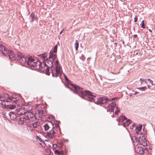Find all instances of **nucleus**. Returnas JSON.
I'll use <instances>...</instances> for the list:
<instances>
[{
	"mask_svg": "<svg viewBox=\"0 0 155 155\" xmlns=\"http://www.w3.org/2000/svg\"><path fill=\"white\" fill-rule=\"evenodd\" d=\"M0 100L2 105H4L6 108L10 109H14L15 107V104H12L13 101L15 104L18 102L17 98H15L13 96L11 98L8 94H3L2 96L0 95Z\"/></svg>",
	"mask_w": 155,
	"mask_h": 155,
	"instance_id": "nucleus-1",
	"label": "nucleus"
},
{
	"mask_svg": "<svg viewBox=\"0 0 155 155\" xmlns=\"http://www.w3.org/2000/svg\"><path fill=\"white\" fill-rule=\"evenodd\" d=\"M71 85L74 89L75 91H74L71 88L70 89L71 91H73L75 93L78 94L79 95L87 96L90 99V101L94 100V99L95 96L92 95L89 91H85L83 92V88L78 85L73 84H71Z\"/></svg>",
	"mask_w": 155,
	"mask_h": 155,
	"instance_id": "nucleus-2",
	"label": "nucleus"
},
{
	"mask_svg": "<svg viewBox=\"0 0 155 155\" xmlns=\"http://www.w3.org/2000/svg\"><path fill=\"white\" fill-rule=\"evenodd\" d=\"M55 68H52L51 70L52 75L54 77H57L58 76L60 77L62 74V70L61 69L60 66L59 64L58 60H56L55 62Z\"/></svg>",
	"mask_w": 155,
	"mask_h": 155,
	"instance_id": "nucleus-3",
	"label": "nucleus"
},
{
	"mask_svg": "<svg viewBox=\"0 0 155 155\" xmlns=\"http://www.w3.org/2000/svg\"><path fill=\"white\" fill-rule=\"evenodd\" d=\"M59 131H60V128L58 126L56 127H53L51 130L47 133V136L50 138H53Z\"/></svg>",
	"mask_w": 155,
	"mask_h": 155,
	"instance_id": "nucleus-4",
	"label": "nucleus"
},
{
	"mask_svg": "<svg viewBox=\"0 0 155 155\" xmlns=\"http://www.w3.org/2000/svg\"><path fill=\"white\" fill-rule=\"evenodd\" d=\"M46 62H48V61H47L45 63H42L39 65L40 69H37L38 70H40L42 71H45L46 74L48 75H49L50 72H49V70L48 68L49 67L48 65H47Z\"/></svg>",
	"mask_w": 155,
	"mask_h": 155,
	"instance_id": "nucleus-5",
	"label": "nucleus"
},
{
	"mask_svg": "<svg viewBox=\"0 0 155 155\" xmlns=\"http://www.w3.org/2000/svg\"><path fill=\"white\" fill-rule=\"evenodd\" d=\"M25 118L26 119L27 123H29L31 121H33L35 119L33 114L31 112H25Z\"/></svg>",
	"mask_w": 155,
	"mask_h": 155,
	"instance_id": "nucleus-6",
	"label": "nucleus"
},
{
	"mask_svg": "<svg viewBox=\"0 0 155 155\" xmlns=\"http://www.w3.org/2000/svg\"><path fill=\"white\" fill-rule=\"evenodd\" d=\"M33 61L29 66L35 68L36 69H40L39 65L41 64V63L38 61L36 60L35 59L34 61Z\"/></svg>",
	"mask_w": 155,
	"mask_h": 155,
	"instance_id": "nucleus-7",
	"label": "nucleus"
},
{
	"mask_svg": "<svg viewBox=\"0 0 155 155\" xmlns=\"http://www.w3.org/2000/svg\"><path fill=\"white\" fill-rule=\"evenodd\" d=\"M7 54L9 57V58L12 61L15 60L16 58V54L13 51L9 50L7 51Z\"/></svg>",
	"mask_w": 155,
	"mask_h": 155,
	"instance_id": "nucleus-8",
	"label": "nucleus"
},
{
	"mask_svg": "<svg viewBox=\"0 0 155 155\" xmlns=\"http://www.w3.org/2000/svg\"><path fill=\"white\" fill-rule=\"evenodd\" d=\"M109 99L107 98L100 97L97 101V104H103L107 103Z\"/></svg>",
	"mask_w": 155,
	"mask_h": 155,
	"instance_id": "nucleus-9",
	"label": "nucleus"
},
{
	"mask_svg": "<svg viewBox=\"0 0 155 155\" xmlns=\"http://www.w3.org/2000/svg\"><path fill=\"white\" fill-rule=\"evenodd\" d=\"M140 144L144 147L146 146L147 145V142L144 137H140Z\"/></svg>",
	"mask_w": 155,
	"mask_h": 155,
	"instance_id": "nucleus-10",
	"label": "nucleus"
},
{
	"mask_svg": "<svg viewBox=\"0 0 155 155\" xmlns=\"http://www.w3.org/2000/svg\"><path fill=\"white\" fill-rule=\"evenodd\" d=\"M115 106L116 104L114 102L111 103L108 106V109L107 110V111L110 112H113Z\"/></svg>",
	"mask_w": 155,
	"mask_h": 155,
	"instance_id": "nucleus-11",
	"label": "nucleus"
},
{
	"mask_svg": "<svg viewBox=\"0 0 155 155\" xmlns=\"http://www.w3.org/2000/svg\"><path fill=\"white\" fill-rule=\"evenodd\" d=\"M135 150L137 153L140 154H143L144 153V151L143 148L140 146H136L135 147Z\"/></svg>",
	"mask_w": 155,
	"mask_h": 155,
	"instance_id": "nucleus-12",
	"label": "nucleus"
},
{
	"mask_svg": "<svg viewBox=\"0 0 155 155\" xmlns=\"http://www.w3.org/2000/svg\"><path fill=\"white\" fill-rule=\"evenodd\" d=\"M0 51H1L4 55H6L7 54V49L4 46L1 45H0Z\"/></svg>",
	"mask_w": 155,
	"mask_h": 155,
	"instance_id": "nucleus-13",
	"label": "nucleus"
},
{
	"mask_svg": "<svg viewBox=\"0 0 155 155\" xmlns=\"http://www.w3.org/2000/svg\"><path fill=\"white\" fill-rule=\"evenodd\" d=\"M49 58L50 59L51 58L52 61H54V63L56 60H58L57 59L56 60V59H57L56 55L53 54V52L50 53L49 56Z\"/></svg>",
	"mask_w": 155,
	"mask_h": 155,
	"instance_id": "nucleus-14",
	"label": "nucleus"
},
{
	"mask_svg": "<svg viewBox=\"0 0 155 155\" xmlns=\"http://www.w3.org/2000/svg\"><path fill=\"white\" fill-rule=\"evenodd\" d=\"M19 124H24L25 123H27L26 119L25 117H20L18 121Z\"/></svg>",
	"mask_w": 155,
	"mask_h": 155,
	"instance_id": "nucleus-15",
	"label": "nucleus"
},
{
	"mask_svg": "<svg viewBox=\"0 0 155 155\" xmlns=\"http://www.w3.org/2000/svg\"><path fill=\"white\" fill-rule=\"evenodd\" d=\"M18 61L22 65L25 64L27 63L26 59L24 56L22 57L20 60H19Z\"/></svg>",
	"mask_w": 155,
	"mask_h": 155,
	"instance_id": "nucleus-16",
	"label": "nucleus"
},
{
	"mask_svg": "<svg viewBox=\"0 0 155 155\" xmlns=\"http://www.w3.org/2000/svg\"><path fill=\"white\" fill-rule=\"evenodd\" d=\"M131 139L132 140L133 142L136 144H140V139L139 140L138 138L135 137H132Z\"/></svg>",
	"mask_w": 155,
	"mask_h": 155,
	"instance_id": "nucleus-17",
	"label": "nucleus"
},
{
	"mask_svg": "<svg viewBox=\"0 0 155 155\" xmlns=\"http://www.w3.org/2000/svg\"><path fill=\"white\" fill-rule=\"evenodd\" d=\"M34 58L32 57H29L28 59L27 64L29 65L31 64V63L34 61Z\"/></svg>",
	"mask_w": 155,
	"mask_h": 155,
	"instance_id": "nucleus-18",
	"label": "nucleus"
},
{
	"mask_svg": "<svg viewBox=\"0 0 155 155\" xmlns=\"http://www.w3.org/2000/svg\"><path fill=\"white\" fill-rule=\"evenodd\" d=\"M16 57L18 61L20 60L24 56L22 54L19 52H17L16 54Z\"/></svg>",
	"mask_w": 155,
	"mask_h": 155,
	"instance_id": "nucleus-19",
	"label": "nucleus"
},
{
	"mask_svg": "<svg viewBox=\"0 0 155 155\" xmlns=\"http://www.w3.org/2000/svg\"><path fill=\"white\" fill-rule=\"evenodd\" d=\"M40 123L38 122H35L32 124L33 127L34 128H38L39 127Z\"/></svg>",
	"mask_w": 155,
	"mask_h": 155,
	"instance_id": "nucleus-20",
	"label": "nucleus"
},
{
	"mask_svg": "<svg viewBox=\"0 0 155 155\" xmlns=\"http://www.w3.org/2000/svg\"><path fill=\"white\" fill-rule=\"evenodd\" d=\"M44 113V111L41 109L40 110H38L37 113L38 114L39 117H42L43 116Z\"/></svg>",
	"mask_w": 155,
	"mask_h": 155,
	"instance_id": "nucleus-21",
	"label": "nucleus"
},
{
	"mask_svg": "<svg viewBox=\"0 0 155 155\" xmlns=\"http://www.w3.org/2000/svg\"><path fill=\"white\" fill-rule=\"evenodd\" d=\"M30 17L31 18V22H33L34 19H37V17L35 15L34 13H32L30 15Z\"/></svg>",
	"mask_w": 155,
	"mask_h": 155,
	"instance_id": "nucleus-22",
	"label": "nucleus"
},
{
	"mask_svg": "<svg viewBox=\"0 0 155 155\" xmlns=\"http://www.w3.org/2000/svg\"><path fill=\"white\" fill-rule=\"evenodd\" d=\"M54 153L57 155H64V152L63 151H59L58 150H56L54 151Z\"/></svg>",
	"mask_w": 155,
	"mask_h": 155,
	"instance_id": "nucleus-23",
	"label": "nucleus"
},
{
	"mask_svg": "<svg viewBox=\"0 0 155 155\" xmlns=\"http://www.w3.org/2000/svg\"><path fill=\"white\" fill-rule=\"evenodd\" d=\"M127 118L126 117H125L124 116H121L119 118V121L120 122H122L125 121L126 120H127Z\"/></svg>",
	"mask_w": 155,
	"mask_h": 155,
	"instance_id": "nucleus-24",
	"label": "nucleus"
},
{
	"mask_svg": "<svg viewBox=\"0 0 155 155\" xmlns=\"http://www.w3.org/2000/svg\"><path fill=\"white\" fill-rule=\"evenodd\" d=\"M142 125L137 126L136 127V132L137 133H138V132H139L141 130V129H142Z\"/></svg>",
	"mask_w": 155,
	"mask_h": 155,
	"instance_id": "nucleus-25",
	"label": "nucleus"
},
{
	"mask_svg": "<svg viewBox=\"0 0 155 155\" xmlns=\"http://www.w3.org/2000/svg\"><path fill=\"white\" fill-rule=\"evenodd\" d=\"M130 123V120H127V119L124 123V126H127Z\"/></svg>",
	"mask_w": 155,
	"mask_h": 155,
	"instance_id": "nucleus-26",
	"label": "nucleus"
},
{
	"mask_svg": "<svg viewBox=\"0 0 155 155\" xmlns=\"http://www.w3.org/2000/svg\"><path fill=\"white\" fill-rule=\"evenodd\" d=\"M44 128V130L45 131L48 130L49 128V126L47 124H45L43 126Z\"/></svg>",
	"mask_w": 155,
	"mask_h": 155,
	"instance_id": "nucleus-27",
	"label": "nucleus"
},
{
	"mask_svg": "<svg viewBox=\"0 0 155 155\" xmlns=\"http://www.w3.org/2000/svg\"><path fill=\"white\" fill-rule=\"evenodd\" d=\"M74 45L75 48V50L76 51H77L79 46V43L78 42V41L77 40H75V43Z\"/></svg>",
	"mask_w": 155,
	"mask_h": 155,
	"instance_id": "nucleus-28",
	"label": "nucleus"
},
{
	"mask_svg": "<svg viewBox=\"0 0 155 155\" xmlns=\"http://www.w3.org/2000/svg\"><path fill=\"white\" fill-rule=\"evenodd\" d=\"M27 129L28 130L30 131H33L34 130L33 128L32 127V126L31 125H28L27 126Z\"/></svg>",
	"mask_w": 155,
	"mask_h": 155,
	"instance_id": "nucleus-29",
	"label": "nucleus"
},
{
	"mask_svg": "<svg viewBox=\"0 0 155 155\" xmlns=\"http://www.w3.org/2000/svg\"><path fill=\"white\" fill-rule=\"evenodd\" d=\"M9 115L11 119H14L16 118V115L13 113H10L9 114Z\"/></svg>",
	"mask_w": 155,
	"mask_h": 155,
	"instance_id": "nucleus-30",
	"label": "nucleus"
},
{
	"mask_svg": "<svg viewBox=\"0 0 155 155\" xmlns=\"http://www.w3.org/2000/svg\"><path fill=\"white\" fill-rule=\"evenodd\" d=\"M137 88L140 90L142 91H144L146 89H147V87L146 86H144V87H141Z\"/></svg>",
	"mask_w": 155,
	"mask_h": 155,
	"instance_id": "nucleus-31",
	"label": "nucleus"
},
{
	"mask_svg": "<svg viewBox=\"0 0 155 155\" xmlns=\"http://www.w3.org/2000/svg\"><path fill=\"white\" fill-rule=\"evenodd\" d=\"M57 47H58V45H56L54 46V49H53V52L54 53H56V52L57 51Z\"/></svg>",
	"mask_w": 155,
	"mask_h": 155,
	"instance_id": "nucleus-32",
	"label": "nucleus"
},
{
	"mask_svg": "<svg viewBox=\"0 0 155 155\" xmlns=\"http://www.w3.org/2000/svg\"><path fill=\"white\" fill-rule=\"evenodd\" d=\"M141 27L143 28H145V25L144 23V20H143L141 21Z\"/></svg>",
	"mask_w": 155,
	"mask_h": 155,
	"instance_id": "nucleus-33",
	"label": "nucleus"
},
{
	"mask_svg": "<svg viewBox=\"0 0 155 155\" xmlns=\"http://www.w3.org/2000/svg\"><path fill=\"white\" fill-rule=\"evenodd\" d=\"M23 110V109L22 108L20 109H19V111L18 113V114L19 115H21L23 114V113H22L21 112V111H22Z\"/></svg>",
	"mask_w": 155,
	"mask_h": 155,
	"instance_id": "nucleus-34",
	"label": "nucleus"
},
{
	"mask_svg": "<svg viewBox=\"0 0 155 155\" xmlns=\"http://www.w3.org/2000/svg\"><path fill=\"white\" fill-rule=\"evenodd\" d=\"M147 80L149 81V82L151 84L153 85V81L152 80H150V79H147Z\"/></svg>",
	"mask_w": 155,
	"mask_h": 155,
	"instance_id": "nucleus-35",
	"label": "nucleus"
},
{
	"mask_svg": "<svg viewBox=\"0 0 155 155\" xmlns=\"http://www.w3.org/2000/svg\"><path fill=\"white\" fill-rule=\"evenodd\" d=\"M116 108L117 109V110L116 111H115V114H116L117 115L118 114V113H119V112L120 110L119 109H117V107H116Z\"/></svg>",
	"mask_w": 155,
	"mask_h": 155,
	"instance_id": "nucleus-36",
	"label": "nucleus"
},
{
	"mask_svg": "<svg viewBox=\"0 0 155 155\" xmlns=\"http://www.w3.org/2000/svg\"><path fill=\"white\" fill-rule=\"evenodd\" d=\"M140 80L141 81H143L145 83H147V79H140Z\"/></svg>",
	"mask_w": 155,
	"mask_h": 155,
	"instance_id": "nucleus-37",
	"label": "nucleus"
},
{
	"mask_svg": "<svg viewBox=\"0 0 155 155\" xmlns=\"http://www.w3.org/2000/svg\"><path fill=\"white\" fill-rule=\"evenodd\" d=\"M41 57L42 58H45L47 57V54H42Z\"/></svg>",
	"mask_w": 155,
	"mask_h": 155,
	"instance_id": "nucleus-38",
	"label": "nucleus"
},
{
	"mask_svg": "<svg viewBox=\"0 0 155 155\" xmlns=\"http://www.w3.org/2000/svg\"><path fill=\"white\" fill-rule=\"evenodd\" d=\"M134 22H136L137 20V16H135V17L134 18Z\"/></svg>",
	"mask_w": 155,
	"mask_h": 155,
	"instance_id": "nucleus-39",
	"label": "nucleus"
},
{
	"mask_svg": "<svg viewBox=\"0 0 155 155\" xmlns=\"http://www.w3.org/2000/svg\"><path fill=\"white\" fill-rule=\"evenodd\" d=\"M139 93V92L136 91L134 92V93L132 94L136 95Z\"/></svg>",
	"mask_w": 155,
	"mask_h": 155,
	"instance_id": "nucleus-40",
	"label": "nucleus"
},
{
	"mask_svg": "<svg viewBox=\"0 0 155 155\" xmlns=\"http://www.w3.org/2000/svg\"><path fill=\"white\" fill-rule=\"evenodd\" d=\"M116 99V98H112V99H110V101H112L115 100Z\"/></svg>",
	"mask_w": 155,
	"mask_h": 155,
	"instance_id": "nucleus-41",
	"label": "nucleus"
},
{
	"mask_svg": "<svg viewBox=\"0 0 155 155\" xmlns=\"http://www.w3.org/2000/svg\"><path fill=\"white\" fill-rule=\"evenodd\" d=\"M147 86L148 88L149 89L150 88V86H149V85H147Z\"/></svg>",
	"mask_w": 155,
	"mask_h": 155,
	"instance_id": "nucleus-42",
	"label": "nucleus"
},
{
	"mask_svg": "<svg viewBox=\"0 0 155 155\" xmlns=\"http://www.w3.org/2000/svg\"><path fill=\"white\" fill-rule=\"evenodd\" d=\"M65 78L66 80H67H67H68V79H67V77H66V76H65Z\"/></svg>",
	"mask_w": 155,
	"mask_h": 155,
	"instance_id": "nucleus-43",
	"label": "nucleus"
},
{
	"mask_svg": "<svg viewBox=\"0 0 155 155\" xmlns=\"http://www.w3.org/2000/svg\"><path fill=\"white\" fill-rule=\"evenodd\" d=\"M134 37H136L137 36V35H134Z\"/></svg>",
	"mask_w": 155,
	"mask_h": 155,
	"instance_id": "nucleus-44",
	"label": "nucleus"
},
{
	"mask_svg": "<svg viewBox=\"0 0 155 155\" xmlns=\"http://www.w3.org/2000/svg\"><path fill=\"white\" fill-rule=\"evenodd\" d=\"M149 31L150 32H152V31L150 29H149Z\"/></svg>",
	"mask_w": 155,
	"mask_h": 155,
	"instance_id": "nucleus-45",
	"label": "nucleus"
},
{
	"mask_svg": "<svg viewBox=\"0 0 155 155\" xmlns=\"http://www.w3.org/2000/svg\"><path fill=\"white\" fill-rule=\"evenodd\" d=\"M62 31H61L60 32V34H61L62 33Z\"/></svg>",
	"mask_w": 155,
	"mask_h": 155,
	"instance_id": "nucleus-46",
	"label": "nucleus"
},
{
	"mask_svg": "<svg viewBox=\"0 0 155 155\" xmlns=\"http://www.w3.org/2000/svg\"><path fill=\"white\" fill-rule=\"evenodd\" d=\"M142 81L141 82V84H142V82H143V81Z\"/></svg>",
	"mask_w": 155,
	"mask_h": 155,
	"instance_id": "nucleus-47",
	"label": "nucleus"
},
{
	"mask_svg": "<svg viewBox=\"0 0 155 155\" xmlns=\"http://www.w3.org/2000/svg\"><path fill=\"white\" fill-rule=\"evenodd\" d=\"M58 144H59V143H58L57 144H56V145L57 146H58L57 145H58Z\"/></svg>",
	"mask_w": 155,
	"mask_h": 155,
	"instance_id": "nucleus-48",
	"label": "nucleus"
},
{
	"mask_svg": "<svg viewBox=\"0 0 155 155\" xmlns=\"http://www.w3.org/2000/svg\"><path fill=\"white\" fill-rule=\"evenodd\" d=\"M50 62H51V64H52V62H51V61H50Z\"/></svg>",
	"mask_w": 155,
	"mask_h": 155,
	"instance_id": "nucleus-49",
	"label": "nucleus"
}]
</instances>
